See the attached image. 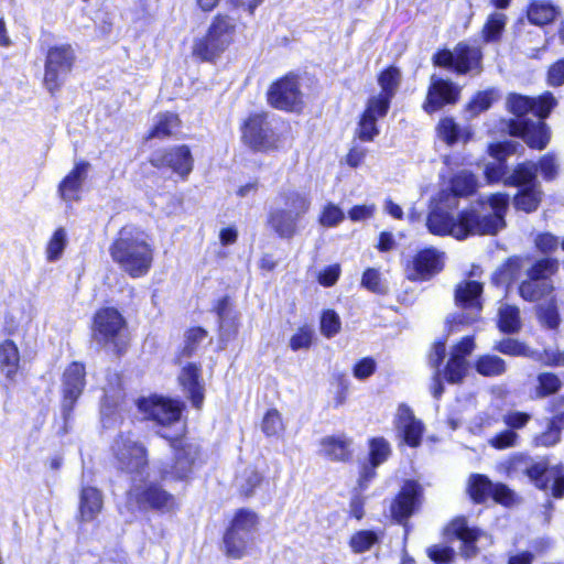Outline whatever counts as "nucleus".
<instances>
[{
    "label": "nucleus",
    "instance_id": "47",
    "mask_svg": "<svg viewBox=\"0 0 564 564\" xmlns=\"http://www.w3.org/2000/svg\"><path fill=\"white\" fill-rule=\"evenodd\" d=\"M390 454V444L383 437H375L370 441L369 462L372 466L381 465Z\"/></svg>",
    "mask_w": 564,
    "mask_h": 564
},
{
    "label": "nucleus",
    "instance_id": "48",
    "mask_svg": "<svg viewBox=\"0 0 564 564\" xmlns=\"http://www.w3.org/2000/svg\"><path fill=\"white\" fill-rule=\"evenodd\" d=\"M345 219L343 209L334 203H327L321 210L318 223L323 227H336Z\"/></svg>",
    "mask_w": 564,
    "mask_h": 564
},
{
    "label": "nucleus",
    "instance_id": "2",
    "mask_svg": "<svg viewBox=\"0 0 564 564\" xmlns=\"http://www.w3.org/2000/svg\"><path fill=\"white\" fill-rule=\"evenodd\" d=\"M492 209L490 214H479L477 210H464L457 218L441 208L433 209L426 219V226L433 235L452 236L458 240L471 235H496L506 227L505 215L509 207V195L492 194L488 197Z\"/></svg>",
    "mask_w": 564,
    "mask_h": 564
},
{
    "label": "nucleus",
    "instance_id": "5",
    "mask_svg": "<svg viewBox=\"0 0 564 564\" xmlns=\"http://www.w3.org/2000/svg\"><path fill=\"white\" fill-rule=\"evenodd\" d=\"M126 326V319L118 310L113 307L101 308L94 316V340L120 356L127 347Z\"/></svg>",
    "mask_w": 564,
    "mask_h": 564
},
{
    "label": "nucleus",
    "instance_id": "42",
    "mask_svg": "<svg viewBox=\"0 0 564 564\" xmlns=\"http://www.w3.org/2000/svg\"><path fill=\"white\" fill-rule=\"evenodd\" d=\"M451 187L455 196H468L476 191L477 181L473 173L460 171L452 178Z\"/></svg>",
    "mask_w": 564,
    "mask_h": 564
},
{
    "label": "nucleus",
    "instance_id": "59",
    "mask_svg": "<svg viewBox=\"0 0 564 564\" xmlns=\"http://www.w3.org/2000/svg\"><path fill=\"white\" fill-rule=\"evenodd\" d=\"M501 420L509 427L508 430L516 432L523 429L530 422L531 415L521 411H508L502 415Z\"/></svg>",
    "mask_w": 564,
    "mask_h": 564
},
{
    "label": "nucleus",
    "instance_id": "31",
    "mask_svg": "<svg viewBox=\"0 0 564 564\" xmlns=\"http://www.w3.org/2000/svg\"><path fill=\"white\" fill-rule=\"evenodd\" d=\"M351 441L345 436H326L321 441L322 454L336 462L349 459Z\"/></svg>",
    "mask_w": 564,
    "mask_h": 564
},
{
    "label": "nucleus",
    "instance_id": "57",
    "mask_svg": "<svg viewBox=\"0 0 564 564\" xmlns=\"http://www.w3.org/2000/svg\"><path fill=\"white\" fill-rule=\"evenodd\" d=\"M519 435L512 430H505L492 436L488 443L496 449H506L517 446Z\"/></svg>",
    "mask_w": 564,
    "mask_h": 564
},
{
    "label": "nucleus",
    "instance_id": "64",
    "mask_svg": "<svg viewBox=\"0 0 564 564\" xmlns=\"http://www.w3.org/2000/svg\"><path fill=\"white\" fill-rule=\"evenodd\" d=\"M561 440V431L550 421L547 430L540 435L535 436L534 443L536 446H553Z\"/></svg>",
    "mask_w": 564,
    "mask_h": 564
},
{
    "label": "nucleus",
    "instance_id": "4",
    "mask_svg": "<svg viewBox=\"0 0 564 564\" xmlns=\"http://www.w3.org/2000/svg\"><path fill=\"white\" fill-rule=\"evenodd\" d=\"M274 204L268 225L279 237L290 239L297 234L300 220L311 208L310 193L293 187L282 188Z\"/></svg>",
    "mask_w": 564,
    "mask_h": 564
},
{
    "label": "nucleus",
    "instance_id": "7",
    "mask_svg": "<svg viewBox=\"0 0 564 564\" xmlns=\"http://www.w3.org/2000/svg\"><path fill=\"white\" fill-rule=\"evenodd\" d=\"M536 163L527 161L519 164L506 178V185L522 187L516 195L514 206L525 213L534 212L542 197L541 185L536 181Z\"/></svg>",
    "mask_w": 564,
    "mask_h": 564
},
{
    "label": "nucleus",
    "instance_id": "27",
    "mask_svg": "<svg viewBox=\"0 0 564 564\" xmlns=\"http://www.w3.org/2000/svg\"><path fill=\"white\" fill-rule=\"evenodd\" d=\"M480 531L476 528H470L467 524L465 518H456L454 519L445 529V534L447 538H455L463 543V555L465 557H473L477 553V547L475 545L476 541L479 538Z\"/></svg>",
    "mask_w": 564,
    "mask_h": 564
},
{
    "label": "nucleus",
    "instance_id": "56",
    "mask_svg": "<svg viewBox=\"0 0 564 564\" xmlns=\"http://www.w3.org/2000/svg\"><path fill=\"white\" fill-rule=\"evenodd\" d=\"M262 431L267 436H275L283 431V423L278 410H269L262 420Z\"/></svg>",
    "mask_w": 564,
    "mask_h": 564
},
{
    "label": "nucleus",
    "instance_id": "45",
    "mask_svg": "<svg viewBox=\"0 0 564 564\" xmlns=\"http://www.w3.org/2000/svg\"><path fill=\"white\" fill-rule=\"evenodd\" d=\"M494 349L499 351L500 354L512 356V357H522L529 355V347L514 338H503L499 341H496L494 345Z\"/></svg>",
    "mask_w": 564,
    "mask_h": 564
},
{
    "label": "nucleus",
    "instance_id": "14",
    "mask_svg": "<svg viewBox=\"0 0 564 564\" xmlns=\"http://www.w3.org/2000/svg\"><path fill=\"white\" fill-rule=\"evenodd\" d=\"M85 366L80 362H72L64 371L62 379V404L61 411L65 429L73 419V411L77 400L86 386Z\"/></svg>",
    "mask_w": 564,
    "mask_h": 564
},
{
    "label": "nucleus",
    "instance_id": "36",
    "mask_svg": "<svg viewBox=\"0 0 564 564\" xmlns=\"http://www.w3.org/2000/svg\"><path fill=\"white\" fill-rule=\"evenodd\" d=\"M499 328L505 334H516L521 328L520 311L517 306L505 304L499 308Z\"/></svg>",
    "mask_w": 564,
    "mask_h": 564
},
{
    "label": "nucleus",
    "instance_id": "16",
    "mask_svg": "<svg viewBox=\"0 0 564 564\" xmlns=\"http://www.w3.org/2000/svg\"><path fill=\"white\" fill-rule=\"evenodd\" d=\"M527 477L540 489L551 487L555 498L564 497V469L561 464L550 465L546 459H532Z\"/></svg>",
    "mask_w": 564,
    "mask_h": 564
},
{
    "label": "nucleus",
    "instance_id": "50",
    "mask_svg": "<svg viewBox=\"0 0 564 564\" xmlns=\"http://www.w3.org/2000/svg\"><path fill=\"white\" fill-rule=\"evenodd\" d=\"M539 386L536 387V395L544 398L556 393L562 383L558 377L551 372H542L538 376Z\"/></svg>",
    "mask_w": 564,
    "mask_h": 564
},
{
    "label": "nucleus",
    "instance_id": "13",
    "mask_svg": "<svg viewBox=\"0 0 564 564\" xmlns=\"http://www.w3.org/2000/svg\"><path fill=\"white\" fill-rule=\"evenodd\" d=\"M481 294L482 284L477 281H464L456 286L455 303L458 307L468 312L456 314L452 319H448L452 330L458 325H470L478 319L482 307Z\"/></svg>",
    "mask_w": 564,
    "mask_h": 564
},
{
    "label": "nucleus",
    "instance_id": "24",
    "mask_svg": "<svg viewBox=\"0 0 564 564\" xmlns=\"http://www.w3.org/2000/svg\"><path fill=\"white\" fill-rule=\"evenodd\" d=\"M443 261L436 249H420V251L406 262V276L409 280L427 279L440 272Z\"/></svg>",
    "mask_w": 564,
    "mask_h": 564
},
{
    "label": "nucleus",
    "instance_id": "19",
    "mask_svg": "<svg viewBox=\"0 0 564 564\" xmlns=\"http://www.w3.org/2000/svg\"><path fill=\"white\" fill-rule=\"evenodd\" d=\"M459 93V88L453 82L432 75L423 108L429 113L435 112L445 105L455 104Z\"/></svg>",
    "mask_w": 564,
    "mask_h": 564
},
{
    "label": "nucleus",
    "instance_id": "15",
    "mask_svg": "<svg viewBox=\"0 0 564 564\" xmlns=\"http://www.w3.org/2000/svg\"><path fill=\"white\" fill-rule=\"evenodd\" d=\"M174 455L171 462L160 467L162 480H184L193 471L198 457V447L194 444L173 443Z\"/></svg>",
    "mask_w": 564,
    "mask_h": 564
},
{
    "label": "nucleus",
    "instance_id": "54",
    "mask_svg": "<svg viewBox=\"0 0 564 564\" xmlns=\"http://www.w3.org/2000/svg\"><path fill=\"white\" fill-rule=\"evenodd\" d=\"M532 459V457L522 454H517L512 456L507 462L508 477L514 478L520 476H527Z\"/></svg>",
    "mask_w": 564,
    "mask_h": 564
},
{
    "label": "nucleus",
    "instance_id": "20",
    "mask_svg": "<svg viewBox=\"0 0 564 564\" xmlns=\"http://www.w3.org/2000/svg\"><path fill=\"white\" fill-rule=\"evenodd\" d=\"M268 101L276 109L295 110L301 102V93L296 79L292 76H285L272 84L268 91Z\"/></svg>",
    "mask_w": 564,
    "mask_h": 564
},
{
    "label": "nucleus",
    "instance_id": "62",
    "mask_svg": "<svg viewBox=\"0 0 564 564\" xmlns=\"http://www.w3.org/2000/svg\"><path fill=\"white\" fill-rule=\"evenodd\" d=\"M314 330L311 327L304 326L295 333L290 339V347L296 351L303 348H308L312 344Z\"/></svg>",
    "mask_w": 564,
    "mask_h": 564
},
{
    "label": "nucleus",
    "instance_id": "10",
    "mask_svg": "<svg viewBox=\"0 0 564 564\" xmlns=\"http://www.w3.org/2000/svg\"><path fill=\"white\" fill-rule=\"evenodd\" d=\"M243 142L254 151L270 152L281 148L282 138L268 115L256 113L248 118L242 129Z\"/></svg>",
    "mask_w": 564,
    "mask_h": 564
},
{
    "label": "nucleus",
    "instance_id": "58",
    "mask_svg": "<svg viewBox=\"0 0 564 564\" xmlns=\"http://www.w3.org/2000/svg\"><path fill=\"white\" fill-rule=\"evenodd\" d=\"M262 480L261 475L252 468H247L240 479V490L246 497L253 495L254 489L260 485Z\"/></svg>",
    "mask_w": 564,
    "mask_h": 564
},
{
    "label": "nucleus",
    "instance_id": "38",
    "mask_svg": "<svg viewBox=\"0 0 564 564\" xmlns=\"http://www.w3.org/2000/svg\"><path fill=\"white\" fill-rule=\"evenodd\" d=\"M438 133L447 144H454L460 140L466 142L469 138V131L460 128L452 118H445L440 122Z\"/></svg>",
    "mask_w": 564,
    "mask_h": 564
},
{
    "label": "nucleus",
    "instance_id": "21",
    "mask_svg": "<svg viewBox=\"0 0 564 564\" xmlns=\"http://www.w3.org/2000/svg\"><path fill=\"white\" fill-rule=\"evenodd\" d=\"M111 257L132 278L147 274L153 260L151 249H111Z\"/></svg>",
    "mask_w": 564,
    "mask_h": 564
},
{
    "label": "nucleus",
    "instance_id": "28",
    "mask_svg": "<svg viewBox=\"0 0 564 564\" xmlns=\"http://www.w3.org/2000/svg\"><path fill=\"white\" fill-rule=\"evenodd\" d=\"M199 378L200 369L195 364L185 366L178 377L184 391L196 409H200L204 401V387Z\"/></svg>",
    "mask_w": 564,
    "mask_h": 564
},
{
    "label": "nucleus",
    "instance_id": "22",
    "mask_svg": "<svg viewBox=\"0 0 564 564\" xmlns=\"http://www.w3.org/2000/svg\"><path fill=\"white\" fill-rule=\"evenodd\" d=\"M422 487L414 480H406L398 496L390 505L392 518L402 523L408 520L419 506Z\"/></svg>",
    "mask_w": 564,
    "mask_h": 564
},
{
    "label": "nucleus",
    "instance_id": "8",
    "mask_svg": "<svg viewBox=\"0 0 564 564\" xmlns=\"http://www.w3.org/2000/svg\"><path fill=\"white\" fill-rule=\"evenodd\" d=\"M236 22L228 15L218 14L213 20L207 34L195 41L193 54L203 61H212L232 42Z\"/></svg>",
    "mask_w": 564,
    "mask_h": 564
},
{
    "label": "nucleus",
    "instance_id": "18",
    "mask_svg": "<svg viewBox=\"0 0 564 564\" xmlns=\"http://www.w3.org/2000/svg\"><path fill=\"white\" fill-rule=\"evenodd\" d=\"M137 405L145 419L163 426L177 422L182 412L178 402L159 395L141 398L137 401Z\"/></svg>",
    "mask_w": 564,
    "mask_h": 564
},
{
    "label": "nucleus",
    "instance_id": "12",
    "mask_svg": "<svg viewBox=\"0 0 564 564\" xmlns=\"http://www.w3.org/2000/svg\"><path fill=\"white\" fill-rule=\"evenodd\" d=\"M75 62L70 45L53 46L47 51L44 67V86L54 94L64 84Z\"/></svg>",
    "mask_w": 564,
    "mask_h": 564
},
{
    "label": "nucleus",
    "instance_id": "33",
    "mask_svg": "<svg viewBox=\"0 0 564 564\" xmlns=\"http://www.w3.org/2000/svg\"><path fill=\"white\" fill-rule=\"evenodd\" d=\"M20 355L17 345L7 339L0 345V367L2 373L12 380L19 369Z\"/></svg>",
    "mask_w": 564,
    "mask_h": 564
},
{
    "label": "nucleus",
    "instance_id": "26",
    "mask_svg": "<svg viewBox=\"0 0 564 564\" xmlns=\"http://www.w3.org/2000/svg\"><path fill=\"white\" fill-rule=\"evenodd\" d=\"M387 101L368 100L366 110L364 111L358 124L357 134L361 141H372L379 133L377 129V119L387 115Z\"/></svg>",
    "mask_w": 564,
    "mask_h": 564
},
{
    "label": "nucleus",
    "instance_id": "61",
    "mask_svg": "<svg viewBox=\"0 0 564 564\" xmlns=\"http://www.w3.org/2000/svg\"><path fill=\"white\" fill-rule=\"evenodd\" d=\"M427 556L436 564H447L452 562L455 556V552L447 545H432L427 549Z\"/></svg>",
    "mask_w": 564,
    "mask_h": 564
},
{
    "label": "nucleus",
    "instance_id": "43",
    "mask_svg": "<svg viewBox=\"0 0 564 564\" xmlns=\"http://www.w3.org/2000/svg\"><path fill=\"white\" fill-rule=\"evenodd\" d=\"M494 482L484 475H474L469 481V491L476 502H482L490 496Z\"/></svg>",
    "mask_w": 564,
    "mask_h": 564
},
{
    "label": "nucleus",
    "instance_id": "39",
    "mask_svg": "<svg viewBox=\"0 0 564 564\" xmlns=\"http://www.w3.org/2000/svg\"><path fill=\"white\" fill-rule=\"evenodd\" d=\"M113 247H150L148 236L134 226H124Z\"/></svg>",
    "mask_w": 564,
    "mask_h": 564
},
{
    "label": "nucleus",
    "instance_id": "30",
    "mask_svg": "<svg viewBox=\"0 0 564 564\" xmlns=\"http://www.w3.org/2000/svg\"><path fill=\"white\" fill-rule=\"evenodd\" d=\"M102 494L95 487L84 486L79 495V514L83 521L94 520L102 509Z\"/></svg>",
    "mask_w": 564,
    "mask_h": 564
},
{
    "label": "nucleus",
    "instance_id": "37",
    "mask_svg": "<svg viewBox=\"0 0 564 564\" xmlns=\"http://www.w3.org/2000/svg\"><path fill=\"white\" fill-rule=\"evenodd\" d=\"M121 399V390L113 389L112 391H108L105 389V395L100 406L101 422L104 427L109 429L112 424V421H116V409Z\"/></svg>",
    "mask_w": 564,
    "mask_h": 564
},
{
    "label": "nucleus",
    "instance_id": "52",
    "mask_svg": "<svg viewBox=\"0 0 564 564\" xmlns=\"http://www.w3.org/2000/svg\"><path fill=\"white\" fill-rule=\"evenodd\" d=\"M540 322L550 329H556L561 323L558 310L554 301L542 304L538 307Z\"/></svg>",
    "mask_w": 564,
    "mask_h": 564
},
{
    "label": "nucleus",
    "instance_id": "35",
    "mask_svg": "<svg viewBox=\"0 0 564 564\" xmlns=\"http://www.w3.org/2000/svg\"><path fill=\"white\" fill-rule=\"evenodd\" d=\"M556 9L550 0H532L528 9V19L535 25H544L554 20Z\"/></svg>",
    "mask_w": 564,
    "mask_h": 564
},
{
    "label": "nucleus",
    "instance_id": "60",
    "mask_svg": "<svg viewBox=\"0 0 564 564\" xmlns=\"http://www.w3.org/2000/svg\"><path fill=\"white\" fill-rule=\"evenodd\" d=\"M215 311L218 317L219 328L221 333L220 336L224 337L226 335L227 327L232 326V322L230 318L229 300L227 296L220 299L217 302Z\"/></svg>",
    "mask_w": 564,
    "mask_h": 564
},
{
    "label": "nucleus",
    "instance_id": "3",
    "mask_svg": "<svg viewBox=\"0 0 564 564\" xmlns=\"http://www.w3.org/2000/svg\"><path fill=\"white\" fill-rule=\"evenodd\" d=\"M557 101L553 94L546 91L536 98L510 94L508 109L517 117L509 123L510 133L520 137L533 149L542 150L550 141V130L543 121Z\"/></svg>",
    "mask_w": 564,
    "mask_h": 564
},
{
    "label": "nucleus",
    "instance_id": "23",
    "mask_svg": "<svg viewBox=\"0 0 564 564\" xmlns=\"http://www.w3.org/2000/svg\"><path fill=\"white\" fill-rule=\"evenodd\" d=\"M520 143L517 141H505L489 145V154L495 162L488 163L485 167V175L489 183L503 181L511 174L506 165V158L517 152Z\"/></svg>",
    "mask_w": 564,
    "mask_h": 564
},
{
    "label": "nucleus",
    "instance_id": "41",
    "mask_svg": "<svg viewBox=\"0 0 564 564\" xmlns=\"http://www.w3.org/2000/svg\"><path fill=\"white\" fill-rule=\"evenodd\" d=\"M180 120L177 115L172 112L161 113L156 117V121L150 132V138H165L172 135L178 127Z\"/></svg>",
    "mask_w": 564,
    "mask_h": 564
},
{
    "label": "nucleus",
    "instance_id": "40",
    "mask_svg": "<svg viewBox=\"0 0 564 564\" xmlns=\"http://www.w3.org/2000/svg\"><path fill=\"white\" fill-rule=\"evenodd\" d=\"M507 17L503 13H491L482 28V37L487 43L497 42L500 40L505 30Z\"/></svg>",
    "mask_w": 564,
    "mask_h": 564
},
{
    "label": "nucleus",
    "instance_id": "44",
    "mask_svg": "<svg viewBox=\"0 0 564 564\" xmlns=\"http://www.w3.org/2000/svg\"><path fill=\"white\" fill-rule=\"evenodd\" d=\"M496 98L497 94L494 89L479 91L468 104L467 112L470 113V117H476L488 110Z\"/></svg>",
    "mask_w": 564,
    "mask_h": 564
},
{
    "label": "nucleus",
    "instance_id": "17",
    "mask_svg": "<svg viewBox=\"0 0 564 564\" xmlns=\"http://www.w3.org/2000/svg\"><path fill=\"white\" fill-rule=\"evenodd\" d=\"M150 163L156 169L167 167L186 180L194 165V159L187 145H177L166 150H159L151 154Z\"/></svg>",
    "mask_w": 564,
    "mask_h": 564
},
{
    "label": "nucleus",
    "instance_id": "49",
    "mask_svg": "<svg viewBox=\"0 0 564 564\" xmlns=\"http://www.w3.org/2000/svg\"><path fill=\"white\" fill-rule=\"evenodd\" d=\"M361 285L370 292L380 295H384L389 292V288L387 283L381 280L379 271L372 268L364 272Z\"/></svg>",
    "mask_w": 564,
    "mask_h": 564
},
{
    "label": "nucleus",
    "instance_id": "6",
    "mask_svg": "<svg viewBox=\"0 0 564 564\" xmlns=\"http://www.w3.org/2000/svg\"><path fill=\"white\" fill-rule=\"evenodd\" d=\"M558 270V261L544 258L535 261L525 270L527 278L519 285V295L528 302H538L552 294V276Z\"/></svg>",
    "mask_w": 564,
    "mask_h": 564
},
{
    "label": "nucleus",
    "instance_id": "46",
    "mask_svg": "<svg viewBox=\"0 0 564 564\" xmlns=\"http://www.w3.org/2000/svg\"><path fill=\"white\" fill-rule=\"evenodd\" d=\"M467 361L451 356L445 369L444 376L449 383H459L467 373Z\"/></svg>",
    "mask_w": 564,
    "mask_h": 564
},
{
    "label": "nucleus",
    "instance_id": "11",
    "mask_svg": "<svg viewBox=\"0 0 564 564\" xmlns=\"http://www.w3.org/2000/svg\"><path fill=\"white\" fill-rule=\"evenodd\" d=\"M482 52L480 47L465 42L458 43L453 51L441 50L433 56L435 66L453 68L457 74H467L481 69Z\"/></svg>",
    "mask_w": 564,
    "mask_h": 564
},
{
    "label": "nucleus",
    "instance_id": "29",
    "mask_svg": "<svg viewBox=\"0 0 564 564\" xmlns=\"http://www.w3.org/2000/svg\"><path fill=\"white\" fill-rule=\"evenodd\" d=\"M88 162L76 163L58 186L61 197L66 202L78 200L79 192L87 176Z\"/></svg>",
    "mask_w": 564,
    "mask_h": 564
},
{
    "label": "nucleus",
    "instance_id": "9",
    "mask_svg": "<svg viewBox=\"0 0 564 564\" xmlns=\"http://www.w3.org/2000/svg\"><path fill=\"white\" fill-rule=\"evenodd\" d=\"M257 523L258 518L254 512L247 509L237 511L223 539L226 554L229 557L241 558L245 555Z\"/></svg>",
    "mask_w": 564,
    "mask_h": 564
},
{
    "label": "nucleus",
    "instance_id": "32",
    "mask_svg": "<svg viewBox=\"0 0 564 564\" xmlns=\"http://www.w3.org/2000/svg\"><path fill=\"white\" fill-rule=\"evenodd\" d=\"M401 73L397 67H389L383 70L378 78L381 87V93L378 96L369 98V100H379L380 102L387 101V109L390 107L391 99L400 85Z\"/></svg>",
    "mask_w": 564,
    "mask_h": 564
},
{
    "label": "nucleus",
    "instance_id": "25",
    "mask_svg": "<svg viewBox=\"0 0 564 564\" xmlns=\"http://www.w3.org/2000/svg\"><path fill=\"white\" fill-rule=\"evenodd\" d=\"M395 426L406 445L417 447L421 444L424 425L414 416L413 411L406 404L399 405Z\"/></svg>",
    "mask_w": 564,
    "mask_h": 564
},
{
    "label": "nucleus",
    "instance_id": "55",
    "mask_svg": "<svg viewBox=\"0 0 564 564\" xmlns=\"http://www.w3.org/2000/svg\"><path fill=\"white\" fill-rule=\"evenodd\" d=\"M378 536L373 531L362 530L354 534L350 539V546L356 553H364L377 543Z\"/></svg>",
    "mask_w": 564,
    "mask_h": 564
},
{
    "label": "nucleus",
    "instance_id": "1",
    "mask_svg": "<svg viewBox=\"0 0 564 564\" xmlns=\"http://www.w3.org/2000/svg\"><path fill=\"white\" fill-rule=\"evenodd\" d=\"M118 470L130 476L132 485L127 491L126 506L129 510H153L167 513L175 509V497L160 484L144 482L149 477L145 447L128 431H121L111 446Z\"/></svg>",
    "mask_w": 564,
    "mask_h": 564
},
{
    "label": "nucleus",
    "instance_id": "51",
    "mask_svg": "<svg viewBox=\"0 0 564 564\" xmlns=\"http://www.w3.org/2000/svg\"><path fill=\"white\" fill-rule=\"evenodd\" d=\"M340 327V317L334 310H326L322 313L319 328L325 337H334L339 333Z\"/></svg>",
    "mask_w": 564,
    "mask_h": 564
},
{
    "label": "nucleus",
    "instance_id": "63",
    "mask_svg": "<svg viewBox=\"0 0 564 564\" xmlns=\"http://www.w3.org/2000/svg\"><path fill=\"white\" fill-rule=\"evenodd\" d=\"M522 268V259L518 257L510 258L499 270V274L505 281H514Z\"/></svg>",
    "mask_w": 564,
    "mask_h": 564
},
{
    "label": "nucleus",
    "instance_id": "53",
    "mask_svg": "<svg viewBox=\"0 0 564 564\" xmlns=\"http://www.w3.org/2000/svg\"><path fill=\"white\" fill-rule=\"evenodd\" d=\"M207 332L202 327H194L186 332L185 344L182 355L191 357L195 354L199 345L207 338Z\"/></svg>",
    "mask_w": 564,
    "mask_h": 564
},
{
    "label": "nucleus",
    "instance_id": "34",
    "mask_svg": "<svg viewBox=\"0 0 564 564\" xmlns=\"http://www.w3.org/2000/svg\"><path fill=\"white\" fill-rule=\"evenodd\" d=\"M475 369L484 377H499L507 372V364L497 355L486 354L476 359Z\"/></svg>",
    "mask_w": 564,
    "mask_h": 564
}]
</instances>
